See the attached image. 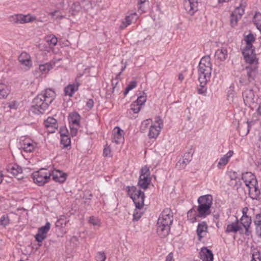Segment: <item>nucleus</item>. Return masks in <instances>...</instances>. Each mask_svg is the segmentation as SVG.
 <instances>
[{
    "mask_svg": "<svg viewBox=\"0 0 261 261\" xmlns=\"http://www.w3.org/2000/svg\"><path fill=\"white\" fill-rule=\"evenodd\" d=\"M184 79V76L182 74L180 73L178 75V79L181 82Z\"/></svg>",
    "mask_w": 261,
    "mask_h": 261,
    "instance_id": "nucleus-62",
    "label": "nucleus"
},
{
    "mask_svg": "<svg viewBox=\"0 0 261 261\" xmlns=\"http://www.w3.org/2000/svg\"><path fill=\"white\" fill-rule=\"evenodd\" d=\"M10 89L9 87L4 84H0V99L5 98L10 93Z\"/></svg>",
    "mask_w": 261,
    "mask_h": 261,
    "instance_id": "nucleus-35",
    "label": "nucleus"
},
{
    "mask_svg": "<svg viewBox=\"0 0 261 261\" xmlns=\"http://www.w3.org/2000/svg\"><path fill=\"white\" fill-rule=\"evenodd\" d=\"M233 151L229 150L225 155L222 156L218 163V167L220 168L221 166H225L228 162L229 159L232 156Z\"/></svg>",
    "mask_w": 261,
    "mask_h": 261,
    "instance_id": "nucleus-31",
    "label": "nucleus"
},
{
    "mask_svg": "<svg viewBox=\"0 0 261 261\" xmlns=\"http://www.w3.org/2000/svg\"><path fill=\"white\" fill-rule=\"evenodd\" d=\"M257 114L261 116V103H259L257 109Z\"/></svg>",
    "mask_w": 261,
    "mask_h": 261,
    "instance_id": "nucleus-61",
    "label": "nucleus"
},
{
    "mask_svg": "<svg viewBox=\"0 0 261 261\" xmlns=\"http://www.w3.org/2000/svg\"><path fill=\"white\" fill-rule=\"evenodd\" d=\"M50 174L54 181L60 183L65 182L67 178V174L59 170H54L51 172L50 171Z\"/></svg>",
    "mask_w": 261,
    "mask_h": 261,
    "instance_id": "nucleus-18",
    "label": "nucleus"
},
{
    "mask_svg": "<svg viewBox=\"0 0 261 261\" xmlns=\"http://www.w3.org/2000/svg\"><path fill=\"white\" fill-rule=\"evenodd\" d=\"M249 187H248L249 194L251 198L256 199L260 195V190L258 188V182L257 179L254 184H250Z\"/></svg>",
    "mask_w": 261,
    "mask_h": 261,
    "instance_id": "nucleus-19",
    "label": "nucleus"
},
{
    "mask_svg": "<svg viewBox=\"0 0 261 261\" xmlns=\"http://www.w3.org/2000/svg\"><path fill=\"white\" fill-rule=\"evenodd\" d=\"M138 18L137 15L136 13H132L128 16H126L124 20L122 21L120 28L121 29H124L128 25L130 24L133 21H136Z\"/></svg>",
    "mask_w": 261,
    "mask_h": 261,
    "instance_id": "nucleus-26",
    "label": "nucleus"
},
{
    "mask_svg": "<svg viewBox=\"0 0 261 261\" xmlns=\"http://www.w3.org/2000/svg\"><path fill=\"white\" fill-rule=\"evenodd\" d=\"M156 125L154 124L151 125L149 128L148 136L150 138H156L159 134L161 128L163 126V123L162 119L157 118L155 120Z\"/></svg>",
    "mask_w": 261,
    "mask_h": 261,
    "instance_id": "nucleus-11",
    "label": "nucleus"
},
{
    "mask_svg": "<svg viewBox=\"0 0 261 261\" xmlns=\"http://www.w3.org/2000/svg\"><path fill=\"white\" fill-rule=\"evenodd\" d=\"M32 176L34 182L41 186L50 180V171L46 169H40L39 171L34 172Z\"/></svg>",
    "mask_w": 261,
    "mask_h": 261,
    "instance_id": "nucleus-5",
    "label": "nucleus"
},
{
    "mask_svg": "<svg viewBox=\"0 0 261 261\" xmlns=\"http://www.w3.org/2000/svg\"><path fill=\"white\" fill-rule=\"evenodd\" d=\"M251 261H261V254L256 249L253 250Z\"/></svg>",
    "mask_w": 261,
    "mask_h": 261,
    "instance_id": "nucleus-42",
    "label": "nucleus"
},
{
    "mask_svg": "<svg viewBox=\"0 0 261 261\" xmlns=\"http://www.w3.org/2000/svg\"><path fill=\"white\" fill-rule=\"evenodd\" d=\"M21 147L24 151L27 152H31L34 149L35 144L33 143L26 141L21 145Z\"/></svg>",
    "mask_w": 261,
    "mask_h": 261,
    "instance_id": "nucleus-36",
    "label": "nucleus"
},
{
    "mask_svg": "<svg viewBox=\"0 0 261 261\" xmlns=\"http://www.w3.org/2000/svg\"><path fill=\"white\" fill-rule=\"evenodd\" d=\"M50 224L49 222H47L46 224L39 228L38 233L35 235L36 240L41 243L46 238V234L50 229Z\"/></svg>",
    "mask_w": 261,
    "mask_h": 261,
    "instance_id": "nucleus-14",
    "label": "nucleus"
},
{
    "mask_svg": "<svg viewBox=\"0 0 261 261\" xmlns=\"http://www.w3.org/2000/svg\"><path fill=\"white\" fill-rule=\"evenodd\" d=\"M150 120H148V119H147L145 121H144L142 123V126H144L145 127H146L147 126V124H149V122H150Z\"/></svg>",
    "mask_w": 261,
    "mask_h": 261,
    "instance_id": "nucleus-60",
    "label": "nucleus"
},
{
    "mask_svg": "<svg viewBox=\"0 0 261 261\" xmlns=\"http://www.w3.org/2000/svg\"><path fill=\"white\" fill-rule=\"evenodd\" d=\"M141 107V106L139 104L134 102L130 105V110L133 111L134 113H138L140 111Z\"/></svg>",
    "mask_w": 261,
    "mask_h": 261,
    "instance_id": "nucleus-46",
    "label": "nucleus"
},
{
    "mask_svg": "<svg viewBox=\"0 0 261 261\" xmlns=\"http://www.w3.org/2000/svg\"><path fill=\"white\" fill-rule=\"evenodd\" d=\"M93 105L94 101L92 99H89L86 103V106L90 109H91L93 107Z\"/></svg>",
    "mask_w": 261,
    "mask_h": 261,
    "instance_id": "nucleus-54",
    "label": "nucleus"
},
{
    "mask_svg": "<svg viewBox=\"0 0 261 261\" xmlns=\"http://www.w3.org/2000/svg\"><path fill=\"white\" fill-rule=\"evenodd\" d=\"M256 232L257 236L261 238V214H257L254 219Z\"/></svg>",
    "mask_w": 261,
    "mask_h": 261,
    "instance_id": "nucleus-34",
    "label": "nucleus"
},
{
    "mask_svg": "<svg viewBox=\"0 0 261 261\" xmlns=\"http://www.w3.org/2000/svg\"><path fill=\"white\" fill-rule=\"evenodd\" d=\"M244 9L245 7L243 6L242 5H240L239 7H237L235 10L232 13L237 16L240 19L242 17V15L244 13Z\"/></svg>",
    "mask_w": 261,
    "mask_h": 261,
    "instance_id": "nucleus-39",
    "label": "nucleus"
},
{
    "mask_svg": "<svg viewBox=\"0 0 261 261\" xmlns=\"http://www.w3.org/2000/svg\"><path fill=\"white\" fill-rule=\"evenodd\" d=\"M137 82L135 81H131L126 86L124 91V94L126 95L130 90L135 88L137 86Z\"/></svg>",
    "mask_w": 261,
    "mask_h": 261,
    "instance_id": "nucleus-43",
    "label": "nucleus"
},
{
    "mask_svg": "<svg viewBox=\"0 0 261 261\" xmlns=\"http://www.w3.org/2000/svg\"><path fill=\"white\" fill-rule=\"evenodd\" d=\"M81 116L76 112L70 114L68 117L70 128L72 136L76 135L80 126Z\"/></svg>",
    "mask_w": 261,
    "mask_h": 261,
    "instance_id": "nucleus-8",
    "label": "nucleus"
},
{
    "mask_svg": "<svg viewBox=\"0 0 261 261\" xmlns=\"http://www.w3.org/2000/svg\"><path fill=\"white\" fill-rule=\"evenodd\" d=\"M242 96L245 105L249 107L255 103L257 100V96L255 95L252 87L246 88L243 91Z\"/></svg>",
    "mask_w": 261,
    "mask_h": 261,
    "instance_id": "nucleus-9",
    "label": "nucleus"
},
{
    "mask_svg": "<svg viewBox=\"0 0 261 261\" xmlns=\"http://www.w3.org/2000/svg\"><path fill=\"white\" fill-rule=\"evenodd\" d=\"M46 41L49 43L50 46H55L58 42L57 38L54 35L47 36L46 37Z\"/></svg>",
    "mask_w": 261,
    "mask_h": 261,
    "instance_id": "nucleus-40",
    "label": "nucleus"
},
{
    "mask_svg": "<svg viewBox=\"0 0 261 261\" xmlns=\"http://www.w3.org/2000/svg\"><path fill=\"white\" fill-rule=\"evenodd\" d=\"M146 95L143 92V95L139 96L137 99L134 101L135 103L139 104L140 106H142L145 103L146 101Z\"/></svg>",
    "mask_w": 261,
    "mask_h": 261,
    "instance_id": "nucleus-44",
    "label": "nucleus"
},
{
    "mask_svg": "<svg viewBox=\"0 0 261 261\" xmlns=\"http://www.w3.org/2000/svg\"><path fill=\"white\" fill-rule=\"evenodd\" d=\"M124 132L119 127H115L113 130L112 141L116 144H120L124 141Z\"/></svg>",
    "mask_w": 261,
    "mask_h": 261,
    "instance_id": "nucleus-15",
    "label": "nucleus"
},
{
    "mask_svg": "<svg viewBox=\"0 0 261 261\" xmlns=\"http://www.w3.org/2000/svg\"><path fill=\"white\" fill-rule=\"evenodd\" d=\"M17 107V102L16 101H13L9 103V107L10 109H15Z\"/></svg>",
    "mask_w": 261,
    "mask_h": 261,
    "instance_id": "nucleus-56",
    "label": "nucleus"
},
{
    "mask_svg": "<svg viewBox=\"0 0 261 261\" xmlns=\"http://www.w3.org/2000/svg\"><path fill=\"white\" fill-rule=\"evenodd\" d=\"M184 7L187 13L192 16L198 10V0H185Z\"/></svg>",
    "mask_w": 261,
    "mask_h": 261,
    "instance_id": "nucleus-12",
    "label": "nucleus"
},
{
    "mask_svg": "<svg viewBox=\"0 0 261 261\" xmlns=\"http://www.w3.org/2000/svg\"><path fill=\"white\" fill-rule=\"evenodd\" d=\"M207 232L208 226L206 223L204 221L199 223L196 229L198 240L201 241L202 239L206 236Z\"/></svg>",
    "mask_w": 261,
    "mask_h": 261,
    "instance_id": "nucleus-16",
    "label": "nucleus"
},
{
    "mask_svg": "<svg viewBox=\"0 0 261 261\" xmlns=\"http://www.w3.org/2000/svg\"><path fill=\"white\" fill-rule=\"evenodd\" d=\"M200 86L201 87V88H199L198 89V92L199 94H203L205 93V92L206 91V90L203 88L204 86L203 87H202L200 85Z\"/></svg>",
    "mask_w": 261,
    "mask_h": 261,
    "instance_id": "nucleus-59",
    "label": "nucleus"
},
{
    "mask_svg": "<svg viewBox=\"0 0 261 261\" xmlns=\"http://www.w3.org/2000/svg\"><path fill=\"white\" fill-rule=\"evenodd\" d=\"M95 257L97 261H105L106 259V256L104 252H98Z\"/></svg>",
    "mask_w": 261,
    "mask_h": 261,
    "instance_id": "nucleus-48",
    "label": "nucleus"
},
{
    "mask_svg": "<svg viewBox=\"0 0 261 261\" xmlns=\"http://www.w3.org/2000/svg\"><path fill=\"white\" fill-rule=\"evenodd\" d=\"M3 174H2V173L0 171V184L3 181Z\"/></svg>",
    "mask_w": 261,
    "mask_h": 261,
    "instance_id": "nucleus-63",
    "label": "nucleus"
},
{
    "mask_svg": "<svg viewBox=\"0 0 261 261\" xmlns=\"http://www.w3.org/2000/svg\"><path fill=\"white\" fill-rule=\"evenodd\" d=\"M127 193L133 200L136 207L140 210L144 205V193L135 186H127Z\"/></svg>",
    "mask_w": 261,
    "mask_h": 261,
    "instance_id": "nucleus-4",
    "label": "nucleus"
},
{
    "mask_svg": "<svg viewBox=\"0 0 261 261\" xmlns=\"http://www.w3.org/2000/svg\"><path fill=\"white\" fill-rule=\"evenodd\" d=\"M192 159V155L188 152L185 153L182 160H180L176 164V166L181 169H184L186 165L190 163Z\"/></svg>",
    "mask_w": 261,
    "mask_h": 261,
    "instance_id": "nucleus-27",
    "label": "nucleus"
},
{
    "mask_svg": "<svg viewBox=\"0 0 261 261\" xmlns=\"http://www.w3.org/2000/svg\"><path fill=\"white\" fill-rule=\"evenodd\" d=\"M9 20L13 24H24L33 22L36 20V17L31 14H17L10 16Z\"/></svg>",
    "mask_w": 261,
    "mask_h": 261,
    "instance_id": "nucleus-7",
    "label": "nucleus"
},
{
    "mask_svg": "<svg viewBox=\"0 0 261 261\" xmlns=\"http://www.w3.org/2000/svg\"><path fill=\"white\" fill-rule=\"evenodd\" d=\"M173 220V213L171 209L164 210L157 222L156 231L161 237L164 238L168 236Z\"/></svg>",
    "mask_w": 261,
    "mask_h": 261,
    "instance_id": "nucleus-3",
    "label": "nucleus"
},
{
    "mask_svg": "<svg viewBox=\"0 0 261 261\" xmlns=\"http://www.w3.org/2000/svg\"><path fill=\"white\" fill-rule=\"evenodd\" d=\"M198 203L211 208L213 203V197L211 195L201 196L198 199Z\"/></svg>",
    "mask_w": 261,
    "mask_h": 261,
    "instance_id": "nucleus-25",
    "label": "nucleus"
},
{
    "mask_svg": "<svg viewBox=\"0 0 261 261\" xmlns=\"http://www.w3.org/2000/svg\"><path fill=\"white\" fill-rule=\"evenodd\" d=\"M61 143L65 147L70 145V138L66 134L61 133Z\"/></svg>",
    "mask_w": 261,
    "mask_h": 261,
    "instance_id": "nucleus-37",
    "label": "nucleus"
},
{
    "mask_svg": "<svg viewBox=\"0 0 261 261\" xmlns=\"http://www.w3.org/2000/svg\"><path fill=\"white\" fill-rule=\"evenodd\" d=\"M138 5V11L142 13L145 12L144 5L146 0H137Z\"/></svg>",
    "mask_w": 261,
    "mask_h": 261,
    "instance_id": "nucleus-45",
    "label": "nucleus"
},
{
    "mask_svg": "<svg viewBox=\"0 0 261 261\" xmlns=\"http://www.w3.org/2000/svg\"><path fill=\"white\" fill-rule=\"evenodd\" d=\"M196 209L198 216L202 218H205L211 214V208L202 204H198V206H196Z\"/></svg>",
    "mask_w": 261,
    "mask_h": 261,
    "instance_id": "nucleus-21",
    "label": "nucleus"
},
{
    "mask_svg": "<svg viewBox=\"0 0 261 261\" xmlns=\"http://www.w3.org/2000/svg\"><path fill=\"white\" fill-rule=\"evenodd\" d=\"M211 58L209 56L203 57L200 60L198 68H203L205 70H212V65L211 62Z\"/></svg>",
    "mask_w": 261,
    "mask_h": 261,
    "instance_id": "nucleus-23",
    "label": "nucleus"
},
{
    "mask_svg": "<svg viewBox=\"0 0 261 261\" xmlns=\"http://www.w3.org/2000/svg\"><path fill=\"white\" fill-rule=\"evenodd\" d=\"M89 223L93 226H100L101 225L100 220L97 217L91 216L89 219Z\"/></svg>",
    "mask_w": 261,
    "mask_h": 261,
    "instance_id": "nucleus-41",
    "label": "nucleus"
},
{
    "mask_svg": "<svg viewBox=\"0 0 261 261\" xmlns=\"http://www.w3.org/2000/svg\"><path fill=\"white\" fill-rule=\"evenodd\" d=\"M133 216L134 219L138 221L141 218V215L140 213H138L136 210L134 213Z\"/></svg>",
    "mask_w": 261,
    "mask_h": 261,
    "instance_id": "nucleus-55",
    "label": "nucleus"
},
{
    "mask_svg": "<svg viewBox=\"0 0 261 261\" xmlns=\"http://www.w3.org/2000/svg\"><path fill=\"white\" fill-rule=\"evenodd\" d=\"M53 68L52 65L50 63H46L39 66V70L42 73L48 72Z\"/></svg>",
    "mask_w": 261,
    "mask_h": 261,
    "instance_id": "nucleus-38",
    "label": "nucleus"
},
{
    "mask_svg": "<svg viewBox=\"0 0 261 261\" xmlns=\"http://www.w3.org/2000/svg\"><path fill=\"white\" fill-rule=\"evenodd\" d=\"M205 70L203 68H198V81L200 85L202 87L205 86L207 82L210 81L211 76L212 70H208V69Z\"/></svg>",
    "mask_w": 261,
    "mask_h": 261,
    "instance_id": "nucleus-10",
    "label": "nucleus"
},
{
    "mask_svg": "<svg viewBox=\"0 0 261 261\" xmlns=\"http://www.w3.org/2000/svg\"><path fill=\"white\" fill-rule=\"evenodd\" d=\"M59 13V11L56 10V11H55L54 12L50 13L49 15L51 16L52 17H56V18H58L59 17H60V16L59 15H57Z\"/></svg>",
    "mask_w": 261,
    "mask_h": 261,
    "instance_id": "nucleus-57",
    "label": "nucleus"
},
{
    "mask_svg": "<svg viewBox=\"0 0 261 261\" xmlns=\"http://www.w3.org/2000/svg\"><path fill=\"white\" fill-rule=\"evenodd\" d=\"M248 211V208L247 207H245L243 208V209H242L243 216H242L248 217V216H247V215Z\"/></svg>",
    "mask_w": 261,
    "mask_h": 261,
    "instance_id": "nucleus-58",
    "label": "nucleus"
},
{
    "mask_svg": "<svg viewBox=\"0 0 261 261\" xmlns=\"http://www.w3.org/2000/svg\"><path fill=\"white\" fill-rule=\"evenodd\" d=\"M18 61L25 70L30 69L32 66L31 57L25 52H23L19 55Z\"/></svg>",
    "mask_w": 261,
    "mask_h": 261,
    "instance_id": "nucleus-13",
    "label": "nucleus"
},
{
    "mask_svg": "<svg viewBox=\"0 0 261 261\" xmlns=\"http://www.w3.org/2000/svg\"><path fill=\"white\" fill-rule=\"evenodd\" d=\"M228 175L231 180H236L238 178V174L236 172L230 171L228 172Z\"/></svg>",
    "mask_w": 261,
    "mask_h": 261,
    "instance_id": "nucleus-51",
    "label": "nucleus"
},
{
    "mask_svg": "<svg viewBox=\"0 0 261 261\" xmlns=\"http://www.w3.org/2000/svg\"><path fill=\"white\" fill-rule=\"evenodd\" d=\"M66 221L64 219V218H60L57 221L56 225L58 227H62L66 225Z\"/></svg>",
    "mask_w": 261,
    "mask_h": 261,
    "instance_id": "nucleus-50",
    "label": "nucleus"
},
{
    "mask_svg": "<svg viewBox=\"0 0 261 261\" xmlns=\"http://www.w3.org/2000/svg\"><path fill=\"white\" fill-rule=\"evenodd\" d=\"M246 46L243 49L242 54L245 62L248 64L245 70L248 81H253L257 73L258 59L254 53V47L252 43L255 41V37L252 33H249L244 38Z\"/></svg>",
    "mask_w": 261,
    "mask_h": 261,
    "instance_id": "nucleus-1",
    "label": "nucleus"
},
{
    "mask_svg": "<svg viewBox=\"0 0 261 261\" xmlns=\"http://www.w3.org/2000/svg\"><path fill=\"white\" fill-rule=\"evenodd\" d=\"M9 222L10 220L7 215H3L0 219V223L2 225L6 226Z\"/></svg>",
    "mask_w": 261,
    "mask_h": 261,
    "instance_id": "nucleus-47",
    "label": "nucleus"
},
{
    "mask_svg": "<svg viewBox=\"0 0 261 261\" xmlns=\"http://www.w3.org/2000/svg\"><path fill=\"white\" fill-rule=\"evenodd\" d=\"M165 261H175L173 258V253L172 252H170L168 254Z\"/></svg>",
    "mask_w": 261,
    "mask_h": 261,
    "instance_id": "nucleus-53",
    "label": "nucleus"
},
{
    "mask_svg": "<svg viewBox=\"0 0 261 261\" xmlns=\"http://www.w3.org/2000/svg\"><path fill=\"white\" fill-rule=\"evenodd\" d=\"M199 257L202 261H213L212 252L206 248H202L199 252Z\"/></svg>",
    "mask_w": 261,
    "mask_h": 261,
    "instance_id": "nucleus-20",
    "label": "nucleus"
},
{
    "mask_svg": "<svg viewBox=\"0 0 261 261\" xmlns=\"http://www.w3.org/2000/svg\"><path fill=\"white\" fill-rule=\"evenodd\" d=\"M240 223L245 229V234L249 235L251 232L249 230V229L250 227V225L252 223L251 218L249 216H242L241 218L240 219Z\"/></svg>",
    "mask_w": 261,
    "mask_h": 261,
    "instance_id": "nucleus-24",
    "label": "nucleus"
},
{
    "mask_svg": "<svg viewBox=\"0 0 261 261\" xmlns=\"http://www.w3.org/2000/svg\"><path fill=\"white\" fill-rule=\"evenodd\" d=\"M150 174L149 169L146 166L141 168L138 184L140 188L144 190L148 188V185L151 182V178L149 177Z\"/></svg>",
    "mask_w": 261,
    "mask_h": 261,
    "instance_id": "nucleus-6",
    "label": "nucleus"
},
{
    "mask_svg": "<svg viewBox=\"0 0 261 261\" xmlns=\"http://www.w3.org/2000/svg\"><path fill=\"white\" fill-rule=\"evenodd\" d=\"M241 229V226L239 225V220L237 218L236 221L227 226L225 232L228 233L230 232H237Z\"/></svg>",
    "mask_w": 261,
    "mask_h": 261,
    "instance_id": "nucleus-32",
    "label": "nucleus"
},
{
    "mask_svg": "<svg viewBox=\"0 0 261 261\" xmlns=\"http://www.w3.org/2000/svg\"><path fill=\"white\" fill-rule=\"evenodd\" d=\"M240 19L238 16L232 13L230 16V22L232 27H234L237 25L238 20Z\"/></svg>",
    "mask_w": 261,
    "mask_h": 261,
    "instance_id": "nucleus-49",
    "label": "nucleus"
},
{
    "mask_svg": "<svg viewBox=\"0 0 261 261\" xmlns=\"http://www.w3.org/2000/svg\"><path fill=\"white\" fill-rule=\"evenodd\" d=\"M79 85L70 84L66 86L64 90L65 95L72 97L75 91L78 90Z\"/></svg>",
    "mask_w": 261,
    "mask_h": 261,
    "instance_id": "nucleus-33",
    "label": "nucleus"
},
{
    "mask_svg": "<svg viewBox=\"0 0 261 261\" xmlns=\"http://www.w3.org/2000/svg\"><path fill=\"white\" fill-rule=\"evenodd\" d=\"M188 219L190 222L193 223L197 221L198 218H200L197 212L196 209V206H193L191 210H190L187 213Z\"/></svg>",
    "mask_w": 261,
    "mask_h": 261,
    "instance_id": "nucleus-29",
    "label": "nucleus"
},
{
    "mask_svg": "<svg viewBox=\"0 0 261 261\" xmlns=\"http://www.w3.org/2000/svg\"><path fill=\"white\" fill-rule=\"evenodd\" d=\"M248 127H249L252 124V121H247Z\"/></svg>",
    "mask_w": 261,
    "mask_h": 261,
    "instance_id": "nucleus-64",
    "label": "nucleus"
},
{
    "mask_svg": "<svg viewBox=\"0 0 261 261\" xmlns=\"http://www.w3.org/2000/svg\"><path fill=\"white\" fill-rule=\"evenodd\" d=\"M242 179L245 183V186L249 187L250 184H254L257 179L255 175L250 172H247L242 174Z\"/></svg>",
    "mask_w": 261,
    "mask_h": 261,
    "instance_id": "nucleus-22",
    "label": "nucleus"
},
{
    "mask_svg": "<svg viewBox=\"0 0 261 261\" xmlns=\"http://www.w3.org/2000/svg\"><path fill=\"white\" fill-rule=\"evenodd\" d=\"M103 154L105 156H111V149L108 146H106L103 149Z\"/></svg>",
    "mask_w": 261,
    "mask_h": 261,
    "instance_id": "nucleus-52",
    "label": "nucleus"
},
{
    "mask_svg": "<svg viewBox=\"0 0 261 261\" xmlns=\"http://www.w3.org/2000/svg\"><path fill=\"white\" fill-rule=\"evenodd\" d=\"M55 97L56 92L52 89H46L42 91L33 99L31 111L35 114H43Z\"/></svg>",
    "mask_w": 261,
    "mask_h": 261,
    "instance_id": "nucleus-2",
    "label": "nucleus"
},
{
    "mask_svg": "<svg viewBox=\"0 0 261 261\" xmlns=\"http://www.w3.org/2000/svg\"><path fill=\"white\" fill-rule=\"evenodd\" d=\"M7 171L14 176H16L22 173V169L21 167L17 164H10L7 167Z\"/></svg>",
    "mask_w": 261,
    "mask_h": 261,
    "instance_id": "nucleus-30",
    "label": "nucleus"
},
{
    "mask_svg": "<svg viewBox=\"0 0 261 261\" xmlns=\"http://www.w3.org/2000/svg\"><path fill=\"white\" fill-rule=\"evenodd\" d=\"M44 124L48 132L50 133H54L58 127L57 120L51 117H49L44 122Z\"/></svg>",
    "mask_w": 261,
    "mask_h": 261,
    "instance_id": "nucleus-17",
    "label": "nucleus"
},
{
    "mask_svg": "<svg viewBox=\"0 0 261 261\" xmlns=\"http://www.w3.org/2000/svg\"><path fill=\"white\" fill-rule=\"evenodd\" d=\"M228 56V51L226 47H222L218 49L215 53V57L220 61L225 60Z\"/></svg>",
    "mask_w": 261,
    "mask_h": 261,
    "instance_id": "nucleus-28",
    "label": "nucleus"
}]
</instances>
